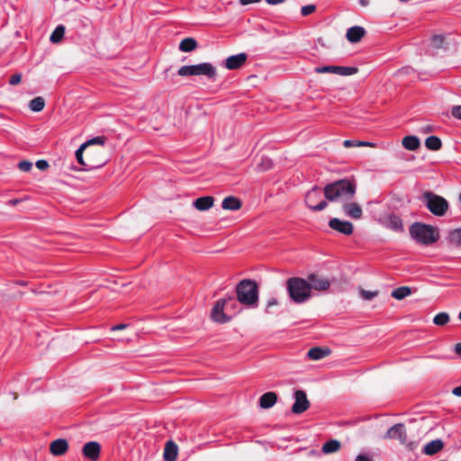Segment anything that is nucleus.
<instances>
[{
    "mask_svg": "<svg viewBox=\"0 0 461 461\" xmlns=\"http://www.w3.org/2000/svg\"><path fill=\"white\" fill-rule=\"evenodd\" d=\"M104 139L96 137L83 143L76 151L77 162L82 166V170H92L101 167L106 163L104 155Z\"/></svg>",
    "mask_w": 461,
    "mask_h": 461,
    "instance_id": "f257e3e1",
    "label": "nucleus"
},
{
    "mask_svg": "<svg viewBox=\"0 0 461 461\" xmlns=\"http://www.w3.org/2000/svg\"><path fill=\"white\" fill-rule=\"evenodd\" d=\"M356 193V185L349 180L342 179L329 184L324 188V195L330 202L348 201Z\"/></svg>",
    "mask_w": 461,
    "mask_h": 461,
    "instance_id": "f03ea898",
    "label": "nucleus"
},
{
    "mask_svg": "<svg viewBox=\"0 0 461 461\" xmlns=\"http://www.w3.org/2000/svg\"><path fill=\"white\" fill-rule=\"evenodd\" d=\"M286 290L290 299L297 304L307 302L312 295L308 282L302 277H291L287 279Z\"/></svg>",
    "mask_w": 461,
    "mask_h": 461,
    "instance_id": "7ed1b4c3",
    "label": "nucleus"
},
{
    "mask_svg": "<svg viewBox=\"0 0 461 461\" xmlns=\"http://www.w3.org/2000/svg\"><path fill=\"white\" fill-rule=\"evenodd\" d=\"M238 301L248 307H256L258 301V287L255 281L245 279L236 287Z\"/></svg>",
    "mask_w": 461,
    "mask_h": 461,
    "instance_id": "20e7f679",
    "label": "nucleus"
},
{
    "mask_svg": "<svg viewBox=\"0 0 461 461\" xmlns=\"http://www.w3.org/2000/svg\"><path fill=\"white\" fill-rule=\"evenodd\" d=\"M410 235L417 243L426 246L435 243L439 238L436 227L420 222L411 226Z\"/></svg>",
    "mask_w": 461,
    "mask_h": 461,
    "instance_id": "39448f33",
    "label": "nucleus"
},
{
    "mask_svg": "<svg viewBox=\"0 0 461 461\" xmlns=\"http://www.w3.org/2000/svg\"><path fill=\"white\" fill-rule=\"evenodd\" d=\"M177 73L181 77L205 76L209 79H215L216 77L215 67L208 62L197 65L183 66L178 69Z\"/></svg>",
    "mask_w": 461,
    "mask_h": 461,
    "instance_id": "423d86ee",
    "label": "nucleus"
},
{
    "mask_svg": "<svg viewBox=\"0 0 461 461\" xmlns=\"http://www.w3.org/2000/svg\"><path fill=\"white\" fill-rule=\"evenodd\" d=\"M423 199L429 211L436 216H443L448 210L447 201L440 195L425 192Z\"/></svg>",
    "mask_w": 461,
    "mask_h": 461,
    "instance_id": "0eeeda50",
    "label": "nucleus"
},
{
    "mask_svg": "<svg viewBox=\"0 0 461 461\" xmlns=\"http://www.w3.org/2000/svg\"><path fill=\"white\" fill-rule=\"evenodd\" d=\"M305 203L313 211H321L327 206V202L322 199V193L319 187L311 189L305 196Z\"/></svg>",
    "mask_w": 461,
    "mask_h": 461,
    "instance_id": "6e6552de",
    "label": "nucleus"
},
{
    "mask_svg": "<svg viewBox=\"0 0 461 461\" xmlns=\"http://www.w3.org/2000/svg\"><path fill=\"white\" fill-rule=\"evenodd\" d=\"M306 281L308 282L311 292L312 290L325 292L329 290L331 284L329 278L315 273L310 274Z\"/></svg>",
    "mask_w": 461,
    "mask_h": 461,
    "instance_id": "1a4fd4ad",
    "label": "nucleus"
},
{
    "mask_svg": "<svg viewBox=\"0 0 461 461\" xmlns=\"http://www.w3.org/2000/svg\"><path fill=\"white\" fill-rule=\"evenodd\" d=\"M314 71L318 74L333 73L340 76H351L357 72V68L355 67L323 66L315 68Z\"/></svg>",
    "mask_w": 461,
    "mask_h": 461,
    "instance_id": "9d476101",
    "label": "nucleus"
},
{
    "mask_svg": "<svg viewBox=\"0 0 461 461\" xmlns=\"http://www.w3.org/2000/svg\"><path fill=\"white\" fill-rule=\"evenodd\" d=\"M295 402L292 407V411L295 414H301L308 410L310 407V402L307 399L306 393L304 391L297 390L294 393Z\"/></svg>",
    "mask_w": 461,
    "mask_h": 461,
    "instance_id": "9b49d317",
    "label": "nucleus"
},
{
    "mask_svg": "<svg viewBox=\"0 0 461 461\" xmlns=\"http://www.w3.org/2000/svg\"><path fill=\"white\" fill-rule=\"evenodd\" d=\"M384 438L398 439L402 444L406 443L407 435L404 425L402 423H397L392 426Z\"/></svg>",
    "mask_w": 461,
    "mask_h": 461,
    "instance_id": "f8f14e48",
    "label": "nucleus"
},
{
    "mask_svg": "<svg viewBox=\"0 0 461 461\" xmlns=\"http://www.w3.org/2000/svg\"><path fill=\"white\" fill-rule=\"evenodd\" d=\"M227 303V299H220L218 300L212 311V319L220 323L227 322L230 318L224 313V306Z\"/></svg>",
    "mask_w": 461,
    "mask_h": 461,
    "instance_id": "ddd939ff",
    "label": "nucleus"
},
{
    "mask_svg": "<svg viewBox=\"0 0 461 461\" xmlns=\"http://www.w3.org/2000/svg\"><path fill=\"white\" fill-rule=\"evenodd\" d=\"M82 453L85 457L92 461H96L100 457L101 446L96 441L87 442L84 445L82 448Z\"/></svg>",
    "mask_w": 461,
    "mask_h": 461,
    "instance_id": "4468645a",
    "label": "nucleus"
},
{
    "mask_svg": "<svg viewBox=\"0 0 461 461\" xmlns=\"http://www.w3.org/2000/svg\"><path fill=\"white\" fill-rule=\"evenodd\" d=\"M248 55L246 53H239L228 57L224 61V67L229 70L240 68L247 61Z\"/></svg>",
    "mask_w": 461,
    "mask_h": 461,
    "instance_id": "2eb2a0df",
    "label": "nucleus"
},
{
    "mask_svg": "<svg viewBox=\"0 0 461 461\" xmlns=\"http://www.w3.org/2000/svg\"><path fill=\"white\" fill-rule=\"evenodd\" d=\"M329 226L344 234V235H350L353 232L354 227L353 224L348 221H340L338 218H332L329 221Z\"/></svg>",
    "mask_w": 461,
    "mask_h": 461,
    "instance_id": "dca6fc26",
    "label": "nucleus"
},
{
    "mask_svg": "<svg viewBox=\"0 0 461 461\" xmlns=\"http://www.w3.org/2000/svg\"><path fill=\"white\" fill-rule=\"evenodd\" d=\"M68 450V443L64 438H58L50 442V452L53 456H63Z\"/></svg>",
    "mask_w": 461,
    "mask_h": 461,
    "instance_id": "f3484780",
    "label": "nucleus"
},
{
    "mask_svg": "<svg viewBox=\"0 0 461 461\" xmlns=\"http://www.w3.org/2000/svg\"><path fill=\"white\" fill-rule=\"evenodd\" d=\"M344 212L347 216L358 220L362 217L363 212L359 204L356 203H347L343 205Z\"/></svg>",
    "mask_w": 461,
    "mask_h": 461,
    "instance_id": "a211bd4d",
    "label": "nucleus"
},
{
    "mask_svg": "<svg viewBox=\"0 0 461 461\" xmlns=\"http://www.w3.org/2000/svg\"><path fill=\"white\" fill-rule=\"evenodd\" d=\"M365 35V29L360 26H353L349 28L347 32L346 37L347 40L351 43H357L360 41V40Z\"/></svg>",
    "mask_w": 461,
    "mask_h": 461,
    "instance_id": "6ab92c4d",
    "label": "nucleus"
},
{
    "mask_svg": "<svg viewBox=\"0 0 461 461\" xmlns=\"http://www.w3.org/2000/svg\"><path fill=\"white\" fill-rule=\"evenodd\" d=\"M384 225L386 228L397 232H401L403 230V224L402 219L394 214L389 215L385 219Z\"/></svg>",
    "mask_w": 461,
    "mask_h": 461,
    "instance_id": "aec40b11",
    "label": "nucleus"
},
{
    "mask_svg": "<svg viewBox=\"0 0 461 461\" xmlns=\"http://www.w3.org/2000/svg\"><path fill=\"white\" fill-rule=\"evenodd\" d=\"M214 198L212 196H203L197 198L193 203V205L198 211H207L213 206Z\"/></svg>",
    "mask_w": 461,
    "mask_h": 461,
    "instance_id": "412c9836",
    "label": "nucleus"
},
{
    "mask_svg": "<svg viewBox=\"0 0 461 461\" xmlns=\"http://www.w3.org/2000/svg\"><path fill=\"white\" fill-rule=\"evenodd\" d=\"M178 447L175 442L169 440L166 443L164 449L165 461H176L177 457Z\"/></svg>",
    "mask_w": 461,
    "mask_h": 461,
    "instance_id": "4be33fe9",
    "label": "nucleus"
},
{
    "mask_svg": "<svg viewBox=\"0 0 461 461\" xmlns=\"http://www.w3.org/2000/svg\"><path fill=\"white\" fill-rule=\"evenodd\" d=\"M330 354V350L327 348L315 347L307 352V357L311 360H321Z\"/></svg>",
    "mask_w": 461,
    "mask_h": 461,
    "instance_id": "5701e85b",
    "label": "nucleus"
},
{
    "mask_svg": "<svg viewBox=\"0 0 461 461\" xmlns=\"http://www.w3.org/2000/svg\"><path fill=\"white\" fill-rule=\"evenodd\" d=\"M277 401V395L274 392H268L261 395L259 405L263 409H268L275 405Z\"/></svg>",
    "mask_w": 461,
    "mask_h": 461,
    "instance_id": "b1692460",
    "label": "nucleus"
},
{
    "mask_svg": "<svg viewBox=\"0 0 461 461\" xmlns=\"http://www.w3.org/2000/svg\"><path fill=\"white\" fill-rule=\"evenodd\" d=\"M221 207L224 210L237 211L241 207V202L235 196H228L223 199Z\"/></svg>",
    "mask_w": 461,
    "mask_h": 461,
    "instance_id": "393cba45",
    "label": "nucleus"
},
{
    "mask_svg": "<svg viewBox=\"0 0 461 461\" xmlns=\"http://www.w3.org/2000/svg\"><path fill=\"white\" fill-rule=\"evenodd\" d=\"M443 442L440 439H435L429 442L423 448L426 455H434L443 448Z\"/></svg>",
    "mask_w": 461,
    "mask_h": 461,
    "instance_id": "a878e982",
    "label": "nucleus"
},
{
    "mask_svg": "<svg viewBox=\"0 0 461 461\" xmlns=\"http://www.w3.org/2000/svg\"><path fill=\"white\" fill-rule=\"evenodd\" d=\"M197 48V41L194 38H185L181 41L179 50L183 52H190Z\"/></svg>",
    "mask_w": 461,
    "mask_h": 461,
    "instance_id": "bb28decb",
    "label": "nucleus"
},
{
    "mask_svg": "<svg viewBox=\"0 0 461 461\" xmlns=\"http://www.w3.org/2000/svg\"><path fill=\"white\" fill-rule=\"evenodd\" d=\"M420 144V140L415 136H406L402 139V146L408 150L417 149Z\"/></svg>",
    "mask_w": 461,
    "mask_h": 461,
    "instance_id": "cd10ccee",
    "label": "nucleus"
},
{
    "mask_svg": "<svg viewBox=\"0 0 461 461\" xmlns=\"http://www.w3.org/2000/svg\"><path fill=\"white\" fill-rule=\"evenodd\" d=\"M340 448V442L336 439H330L323 444L322 452L325 454H331L337 452Z\"/></svg>",
    "mask_w": 461,
    "mask_h": 461,
    "instance_id": "c85d7f7f",
    "label": "nucleus"
},
{
    "mask_svg": "<svg viewBox=\"0 0 461 461\" xmlns=\"http://www.w3.org/2000/svg\"><path fill=\"white\" fill-rule=\"evenodd\" d=\"M343 146L345 148H351V147H370V148H375L376 144L375 142H370V141L346 140L343 142Z\"/></svg>",
    "mask_w": 461,
    "mask_h": 461,
    "instance_id": "c756f323",
    "label": "nucleus"
},
{
    "mask_svg": "<svg viewBox=\"0 0 461 461\" xmlns=\"http://www.w3.org/2000/svg\"><path fill=\"white\" fill-rule=\"evenodd\" d=\"M411 294V289L408 286H401L392 292V296L396 300H402Z\"/></svg>",
    "mask_w": 461,
    "mask_h": 461,
    "instance_id": "7c9ffc66",
    "label": "nucleus"
},
{
    "mask_svg": "<svg viewBox=\"0 0 461 461\" xmlns=\"http://www.w3.org/2000/svg\"><path fill=\"white\" fill-rule=\"evenodd\" d=\"M425 146L430 150H438L441 146V140L437 136H429L425 140Z\"/></svg>",
    "mask_w": 461,
    "mask_h": 461,
    "instance_id": "2f4dec72",
    "label": "nucleus"
},
{
    "mask_svg": "<svg viewBox=\"0 0 461 461\" xmlns=\"http://www.w3.org/2000/svg\"><path fill=\"white\" fill-rule=\"evenodd\" d=\"M44 106H45V101L42 97L41 96H38V97H35L33 98L30 103H29V108L32 111V112H41L44 109Z\"/></svg>",
    "mask_w": 461,
    "mask_h": 461,
    "instance_id": "473e14b6",
    "label": "nucleus"
},
{
    "mask_svg": "<svg viewBox=\"0 0 461 461\" xmlns=\"http://www.w3.org/2000/svg\"><path fill=\"white\" fill-rule=\"evenodd\" d=\"M64 33H65V27L63 25L57 26L50 35V41L52 43H59L64 37Z\"/></svg>",
    "mask_w": 461,
    "mask_h": 461,
    "instance_id": "72a5a7b5",
    "label": "nucleus"
},
{
    "mask_svg": "<svg viewBox=\"0 0 461 461\" xmlns=\"http://www.w3.org/2000/svg\"><path fill=\"white\" fill-rule=\"evenodd\" d=\"M449 315L447 312H439L433 318V323L437 326H444L449 321Z\"/></svg>",
    "mask_w": 461,
    "mask_h": 461,
    "instance_id": "f704fd0d",
    "label": "nucleus"
},
{
    "mask_svg": "<svg viewBox=\"0 0 461 461\" xmlns=\"http://www.w3.org/2000/svg\"><path fill=\"white\" fill-rule=\"evenodd\" d=\"M448 240L455 246H461V229H456L450 231Z\"/></svg>",
    "mask_w": 461,
    "mask_h": 461,
    "instance_id": "c9c22d12",
    "label": "nucleus"
},
{
    "mask_svg": "<svg viewBox=\"0 0 461 461\" xmlns=\"http://www.w3.org/2000/svg\"><path fill=\"white\" fill-rule=\"evenodd\" d=\"M378 291H367L365 289H359V294L362 299L370 301L378 295Z\"/></svg>",
    "mask_w": 461,
    "mask_h": 461,
    "instance_id": "e433bc0d",
    "label": "nucleus"
},
{
    "mask_svg": "<svg viewBox=\"0 0 461 461\" xmlns=\"http://www.w3.org/2000/svg\"><path fill=\"white\" fill-rule=\"evenodd\" d=\"M316 11L315 5H307L301 8V14L303 16H308Z\"/></svg>",
    "mask_w": 461,
    "mask_h": 461,
    "instance_id": "4c0bfd02",
    "label": "nucleus"
},
{
    "mask_svg": "<svg viewBox=\"0 0 461 461\" xmlns=\"http://www.w3.org/2000/svg\"><path fill=\"white\" fill-rule=\"evenodd\" d=\"M32 167V162L28 160H23L18 163V168L23 172H29Z\"/></svg>",
    "mask_w": 461,
    "mask_h": 461,
    "instance_id": "58836bf2",
    "label": "nucleus"
},
{
    "mask_svg": "<svg viewBox=\"0 0 461 461\" xmlns=\"http://www.w3.org/2000/svg\"><path fill=\"white\" fill-rule=\"evenodd\" d=\"M21 80H22V75L20 73H16L10 77L9 83L12 86H16V85L20 84Z\"/></svg>",
    "mask_w": 461,
    "mask_h": 461,
    "instance_id": "ea45409f",
    "label": "nucleus"
},
{
    "mask_svg": "<svg viewBox=\"0 0 461 461\" xmlns=\"http://www.w3.org/2000/svg\"><path fill=\"white\" fill-rule=\"evenodd\" d=\"M452 115L456 119H461V105H456L452 108Z\"/></svg>",
    "mask_w": 461,
    "mask_h": 461,
    "instance_id": "a19ab883",
    "label": "nucleus"
},
{
    "mask_svg": "<svg viewBox=\"0 0 461 461\" xmlns=\"http://www.w3.org/2000/svg\"><path fill=\"white\" fill-rule=\"evenodd\" d=\"M36 167L40 170H46L49 167V163L44 159H41L36 162Z\"/></svg>",
    "mask_w": 461,
    "mask_h": 461,
    "instance_id": "79ce46f5",
    "label": "nucleus"
},
{
    "mask_svg": "<svg viewBox=\"0 0 461 461\" xmlns=\"http://www.w3.org/2000/svg\"><path fill=\"white\" fill-rule=\"evenodd\" d=\"M262 164H263V169H267L269 167H271L272 166V161L268 158H262Z\"/></svg>",
    "mask_w": 461,
    "mask_h": 461,
    "instance_id": "37998d69",
    "label": "nucleus"
},
{
    "mask_svg": "<svg viewBox=\"0 0 461 461\" xmlns=\"http://www.w3.org/2000/svg\"><path fill=\"white\" fill-rule=\"evenodd\" d=\"M433 43L436 47H438L440 43H442L443 41V37L442 36H434L433 39Z\"/></svg>",
    "mask_w": 461,
    "mask_h": 461,
    "instance_id": "c03bdc74",
    "label": "nucleus"
},
{
    "mask_svg": "<svg viewBox=\"0 0 461 461\" xmlns=\"http://www.w3.org/2000/svg\"><path fill=\"white\" fill-rule=\"evenodd\" d=\"M277 304H278L277 299L276 298H271L267 303V308H270V307L277 305Z\"/></svg>",
    "mask_w": 461,
    "mask_h": 461,
    "instance_id": "a18cd8bd",
    "label": "nucleus"
},
{
    "mask_svg": "<svg viewBox=\"0 0 461 461\" xmlns=\"http://www.w3.org/2000/svg\"><path fill=\"white\" fill-rule=\"evenodd\" d=\"M270 5H276L285 3L286 0H265Z\"/></svg>",
    "mask_w": 461,
    "mask_h": 461,
    "instance_id": "49530a36",
    "label": "nucleus"
},
{
    "mask_svg": "<svg viewBox=\"0 0 461 461\" xmlns=\"http://www.w3.org/2000/svg\"><path fill=\"white\" fill-rule=\"evenodd\" d=\"M261 0H240V5H247L250 4L259 3Z\"/></svg>",
    "mask_w": 461,
    "mask_h": 461,
    "instance_id": "de8ad7c7",
    "label": "nucleus"
},
{
    "mask_svg": "<svg viewBox=\"0 0 461 461\" xmlns=\"http://www.w3.org/2000/svg\"><path fill=\"white\" fill-rule=\"evenodd\" d=\"M452 393L454 395L456 396H458V397H461V385L460 386H456L455 387L453 390H452Z\"/></svg>",
    "mask_w": 461,
    "mask_h": 461,
    "instance_id": "09e8293b",
    "label": "nucleus"
},
{
    "mask_svg": "<svg viewBox=\"0 0 461 461\" xmlns=\"http://www.w3.org/2000/svg\"><path fill=\"white\" fill-rule=\"evenodd\" d=\"M355 461H369V458L366 456L359 455L356 457Z\"/></svg>",
    "mask_w": 461,
    "mask_h": 461,
    "instance_id": "8fccbe9b",
    "label": "nucleus"
},
{
    "mask_svg": "<svg viewBox=\"0 0 461 461\" xmlns=\"http://www.w3.org/2000/svg\"><path fill=\"white\" fill-rule=\"evenodd\" d=\"M455 352L461 356V343H457L455 345Z\"/></svg>",
    "mask_w": 461,
    "mask_h": 461,
    "instance_id": "3c124183",
    "label": "nucleus"
},
{
    "mask_svg": "<svg viewBox=\"0 0 461 461\" xmlns=\"http://www.w3.org/2000/svg\"><path fill=\"white\" fill-rule=\"evenodd\" d=\"M126 328V325L125 324H119V325H115L112 328V330H122Z\"/></svg>",
    "mask_w": 461,
    "mask_h": 461,
    "instance_id": "603ef678",
    "label": "nucleus"
},
{
    "mask_svg": "<svg viewBox=\"0 0 461 461\" xmlns=\"http://www.w3.org/2000/svg\"><path fill=\"white\" fill-rule=\"evenodd\" d=\"M362 5H366L368 4V0H359Z\"/></svg>",
    "mask_w": 461,
    "mask_h": 461,
    "instance_id": "864d4df0",
    "label": "nucleus"
},
{
    "mask_svg": "<svg viewBox=\"0 0 461 461\" xmlns=\"http://www.w3.org/2000/svg\"><path fill=\"white\" fill-rule=\"evenodd\" d=\"M458 318H459V319H460V321H461V312H459Z\"/></svg>",
    "mask_w": 461,
    "mask_h": 461,
    "instance_id": "5fc2aeb1",
    "label": "nucleus"
},
{
    "mask_svg": "<svg viewBox=\"0 0 461 461\" xmlns=\"http://www.w3.org/2000/svg\"><path fill=\"white\" fill-rule=\"evenodd\" d=\"M459 201H460V203H461V194H459Z\"/></svg>",
    "mask_w": 461,
    "mask_h": 461,
    "instance_id": "6e6d98bb",
    "label": "nucleus"
}]
</instances>
